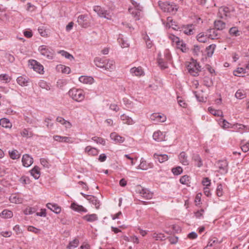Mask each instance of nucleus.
I'll return each mask as SVG.
<instances>
[{
	"label": "nucleus",
	"mask_w": 249,
	"mask_h": 249,
	"mask_svg": "<svg viewBox=\"0 0 249 249\" xmlns=\"http://www.w3.org/2000/svg\"><path fill=\"white\" fill-rule=\"evenodd\" d=\"M38 85L39 86L42 88V89H46V90H49L50 89V87L49 85H47V83L43 80L42 81H40L39 83H38Z\"/></svg>",
	"instance_id": "864d4df0"
},
{
	"label": "nucleus",
	"mask_w": 249,
	"mask_h": 249,
	"mask_svg": "<svg viewBox=\"0 0 249 249\" xmlns=\"http://www.w3.org/2000/svg\"><path fill=\"white\" fill-rule=\"evenodd\" d=\"M87 199L88 200L89 202L93 204L96 209H98L100 207V201L97 198L93 196H87Z\"/></svg>",
	"instance_id": "412c9836"
},
{
	"label": "nucleus",
	"mask_w": 249,
	"mask_h": 249,
	"mask_svg": "<svg viewBox=\"0 0 249 249\" xmlns=\"http://www.w3.org/2000/svg\"><path fill=\"white\" fill-rule=\"evenodd\" d=\"M203 185L209 187L211 185V180L208 178H204L202 181Z\"/></svg>",
	"instance_id": "e2e57ef3"
},
{
	"label": "nucleus",
	"mask_w": 249,
	"mask_h": 249,
	"mask_svg": "<svg viewBox=\"0 0 249 249\" xmlns=\"http://www.w3.org/2000/svg\"><path fill=\"white\" fill-rule=\"evenodd\" d=\"M85 152L90 156H96L99 153L97 149L90 146H87L85 149Z\"/></svg>",
	"instance_id": "f3484780"
},
{
	"label": "nucleus",
	"mask_w": 249,
	"mask_h": 249,
	"mask_svg": "<svg viewBox=\"0 0 249 249\" xmlns=\"http://www.w3.org/2000/svg\"><path fill=\"white\" fill-rule=\"evenodd\" d=\"M38 50L42 55H44L49 59H52L53 57L54 52L53 50L48 48L45 45L40 46Z\"/></svg>",
	"instance_id": "7ed1b4c3"
},
{
	"label": "nucleus",
	"mask_w": 249,
	"mask_h": 249,
	"mask_svg": "<svg viewBox=\"0 0 249 249\" xmlns=\"http://www.w3.org/2000/svg\"><path fill=\"white\" fill-rule=\"evenodd\" d=\"M53 139L55 141L59 142L66 143H72L73 142L71 138L68 137H62L59 135H55L53 136Z\"/></svg>",
	"instance_id": "4468645a"
},
{
	"label": "nucleus",
	"mask_w": 249,
	"mask_h": 249,
	"mask_svg": "<svg viewBox=\"0 0 249 249\" xmlns=\"http://www.w3.org/2000/svg\"><path fill=\"white\" fill-rule=\"evenodd\" d=\"M58 68L59 69H60L62 72L64 73L69 74L71 71V69L69 67L63 65H60Z\"/></svg>",
	"instance_id": "6e6d98bb"
},
{
	"label": "nucleus",
	"mask_w": 249,
	"mask_h": 249,
	"mask_svg": "<svg viewBox=\"0 0 249 249\" xmlns=\"http://www.w3.org/2000/svg\"><path fill=\"white\" fill-rule=\"evenodd\" d=\"M203 92V91L202 90H201L200 91H194L197 100L199 102H206V97L202 94Z\"/></svg>",
	"instance_id": "a878e982"
},
{
	"label": "nucleus",
	"mask_w": 249,
	"mask_h": 249,
	"mask_svg": "<svg viewBox=\"0 0 249 249\" xmlns=\"http://www.w3.org/2000/svg\"><path fill=\"white\" fill-rule=\"evenodd\" d=\"M130 72L136 76H141L143 73V71L141 67L132 68L130 70Z\"/></svg>",
	"instance_id": "473e14b6"
},
{
	"label": "nucleus",
	"mask_w": 249,
	"mask_h": 249,
	"mask_svg": "<svg viewBox=\"0 0 249 249\" xmlns=\"http://www.w3.org/2000/svg\"><path fill=\"white\" fill-rule=\"evenodd\" d=\"M46 206L48 209H50L55 213H59L61 212V208L55 204L49 203Z\"/></svg>",
	"instance_id": "aec40b11"
},
{
	"label": "nucleus",
	"mask_w": 249,
	"mask_h": 249,
	"mask_svg": "<svg viewBox=\"0 0 249 249\" xmlns=\"http://www.w3.org/2000/svg\"><path fill=\"white\" fill-rule=\"evenodd\" d=\"M9 154L10 158L12 159H18L20 157V155L18 154V151L16 150L9 151Z\"/></svg>",
	"instance_id": "a18cd8bd"
},
{
	"label": "nucleus",
	"mask_w": 249,
	"mask_h": 249,
	"mask_svg": "<svg viewBox=\"0 0 249 249\" xmlns=\"http://www.w3.org/2000/svg\"><path fill=\"white\" fill-rule=\"evenodd\" d=\"M203 83L205 86L210 87L213 85V82L211 78L206 76L204 78Z\"/></svg>",
	"instance_id": "c03bdc74"
},
{
	"label": "nucleus",
	"mask_w": 249,
	"mask_h": 249,
	"mask_svg": "<svg viewBox=\"0 0 249 249\" xmlns=\"http://www.w3.org/2000/svg\"><path fill=\"white\" fill-rule=\"evenodd\" d=\"M93 10L100 17L105 18L108 19H110L111 18L110 12L105 10L99 6H94Z\"/></svg>",
	"instance_id": "20e7f679"
},
{
	"label": "nucleus",
	"mask_w": 249,
	"mask_h": 249,
	"mask_svg": "<svg viewBox=\"0 0 249 249\" xmlns=\"http://www.w3.org/2000/svg\"><path fill=\"white\" fill-rule=\"evenodd\" d=\"M216 195L218 196H221L223 195V188L221 184H218L216 189Z\"/></svg>",
	"instance_id": "bf43d9fd"
},
{
	"label": "nucleus",
	"mask_w": 249,
	"mask_h": 249,
	"mask_svg": "<svg viewBox=\"0 0 249 249\" xmlns=\"http://www.w3.org/2000/svg\"><path fill=\"white\" fill-rule=\"evenodd\" d=\"M231 128H232L233 131L240 132L241 133H243L244 132L246 131L248 129H249V127L248 126L240 124H232Z\"/></svg>",
	"instance_id": "9d476101"
},
{
	"label": "nucleus",
	"mask_w": 249,
	"mask_h": 249,
	"mask_svg": "<svg viewBox=\"0 0 249 249\" xmlns=\"http://www.w3.org/2000/svg\"><path fill=\"white\" fill-rule=\"evenodd\" d=\"M209 38V36L207 35H205L203 33H201L199 34L197 36V40L202 43H205L207 42L208 39Z\"/></svg>",
	"instance_id": "e433bc0d"
},
{
	"label": "nucleus",
	"mask_w": 249,
	"mask_h": 249,
	"mask_svg": "<svg viewBox=\"0 0 249 249\" xmlns=\"http://www.w3.org/2000/svg\"><path fill=\"white\" fill-rule=\"evenodd\" d=\"M174 42H176L177 43V45L178 47L183 52H186L187 48L186 47V44H184L182 41L179 40V38L178 37H174V38L173 39Z\"/></svg>",
	"instance_id": "2eb2a0df"
},
{
	"label": "nucleus",
	"mask_w": 249,
	"mask_h": 249,
	"mask_svg": "<svg viewBox=\"0 0 249 249\" xmlns=\"http://www.w3.org/2000/svg\"><path fill=\"white\" fill-rule=\"evenodd\" d=\"M59 53H60L62 56L65 57L66 58H68L71 60L74 59L73 56L66 51L64 50L60 51Z\"/></svg>",
	"instance_id": "de8ad7c7"
},
{
	"label": "nucleus",
	"mask_w": 249,
	"mask_h": 249,
	"mask_svg": "<svg viewBox=\"0 0 249 249\" xmlns=\"http://www.w3.org/2000/svg\"><path fill=\"white\" fill-rule=\"evenodd\" d=\"M21 135L25 137H31L33 135V133L30 131V129L24 128L21 132Z\"/></svg>",
	"instance_id": "a19ab883"
},
{
	"label": "nucleus",
	"mask_w": 249,
	"mask_h": 249,
	"mask_svg": "<svg viewBox=\"0 0 249 249\" xmlns=\"http://www.w3.org/2000/svg\"><path fill=\"white\" fill-rule=\"evenodd\" d=\"M71 207L72 210L78 212L86 213L87 212V210L86 208L75 202L71 203Z\"/></svg>",
	"instance_id": "a211bd4d"
},
{
	"label": "nucleus",
	"mask_w": 249,
	"mask_h": 249,
	"mask_svg": "<svg viewBox=\"0 0 249 249\" xmlns=\"http://www.w3.org/2000/svg\"><path fill=\"white\" fill-rule=\"evenodd\" d=\"M245 70L242 68H238L233 71V74L236 76H241L240 74L245 73Z\"/></svg>",
	"instance_id": "4d7b16f0"
},
{
	"label": "nucleus",
	"mask_w": 249,
	"mask_h": 249,
	"mask_svg": "<svg viewBox=\"0 0 249 249\" xmlns=\"http://www.w3.org/2000/svg\"><path fill=\"white\" fill-rule=\"evenodd\" d=\"M235 96L237 99H242L246 97V93L242 89H238L235 93Z\"/></svg>",
	"instance_id": "79ce46f5"
},
{
	"label": "nucleus",
	"mask_w": 249,
	"mask_h": 249,
	"mask_svg": "<svg viewBox=\"0 0 249 249\" xmlns=\"http://www.w3.org/2000/svg\"><path fill=\"white\" fill-rule=\"evenodd\" d=\"M221 125L223 128H231L232 124H230L226 120H223Z\"/></svg>",
	"instance_id": "0e129e2a"
},
{
	"label": "nucleus",
	"mask_w": 249,
	"mask_h": 249,
	"mask_svg": "<svg viewBox=\"0 0 249 249\" xmlns=\"http://www.w3.org/2000/svg\"><path fill=\"white\" fill-rule=\"evenodd\" d=\"M69 95L77 102H81L85 98L83 91L80 89H70L69 91Z\"/></svg>",
	"instance_id": "f257e3e1"
},
{
	"label": "nucleus",
	"mask_w": 249,
	"mask_h": 249,
	"mask_svg": "<svg viewBox=\"0 0 249 249\" xmlns=\"http://www.w3.org/2000/svg\"><path fill=\"white\" fill-rule=\"evenodd\" d=\"M178 158L180 162L184 165L189 164V161L187 159V156L185 152H182L180 153Z\"/></svg>",
	"instance_id": "4be33fe9"
},
{
	"label": "nucleus",
	"mask_w": 249,
	"mask_h": 249,
	"mask_svg": "<svg viewBox=\"0 0 249 249\" xmlns=\"http://www.w3.org/2000/svg\"><path fill=\"white\" fill-rule=\"evenodd\" d=\"M209 38L212 39H214L218 38V35L215 29H210L207 31Z\"/></svg>",
	"instance_id": "7c9ffc66"
},
{
	"label": "nucleus",
	"mask_w": 249,
	"mask_h": 249,
	"mask_svg": "<svg viewBox=\"0 0 249 249\" xmlns=\"http://www.w3.org/2000/svg\"><path fill=\"white\" fill-rule=\"evenodd\" d=\"M192 160L195 161L196 163V165L200 167L203 165V162L200 156L197 154H194L192 156Z\"/></svg>",
	"instance_id": "c85d7f7f"
},
{
	"label": "nucleus",
	"mask_w": 249,
	"mask_h": 249,
	"mask_svg": "<svg viewBox=\"0 0 249 249\" xmlns=\"http://www.w3.org/2000/svg\"><path fill=\"white\" fill-rule=\"evenodd\" d=\"M153 237L155 238L156 240H163L164 238V236L163 234L159 233H154L153 235Z\"/></svg>",
	"instance_id": "69168bd1"
},
{
	"label": "nucleus",
	"mask_w": 249,
	"mask_h": 249,
	"mask_svg": "<svg viewBox=\"0 0 249 249\" xmlns=\"http://www.w3.org/2000/svg\"><path fill=\"white\" fill-rule=\"evenodd\" d=\"M129 11L135 17H138L136 19H139V17L140 16L141 12L142 10H138L135 9L129 8Z\"/></svg>",
	"instance_id": "09e8293b"
},
{
	"label": "nucleus",
	"mask_w": 249,
	"mask_h": 249,
	"mask_svg": "<svg viewBox=\"0 0 249 249\" xmlns=\"http://www.w3.org/2000/svg\"><path fill=\"white\" fill-rule=\"evenodd\" d=\"M31 175L35 178L38 179L40 175V168L37 166H35L30 170Z\"/></svg>",
	"instance_id": "393cba45"
},
{
	"label": "nucleus",
	"mask_w": 249,
	"mask_h": 249,
	"mask_svg": "<svg viewBox=\"0 0 249 249\" xmlns=\"http://www.w3.org/2000/svg\"><path fill=\"white\" fill-rule=\"evenodd\" d=\"M115 62L112 60L105 59L104 64V68L106 70L111 71L115 68Z\"/></svg>",
	"instance_id": "f8f14e48"
},
{
	"label": "nucleus",
	"mask_w": 249,
	"mask_h": 249,
	"mask_svg": "<svg viewBox=\"0 0 249 249\" xmlns=\"http://www.w3.org/2000/svg\"><path fill=\"white\" fill-rule=\"evenodd\" d=\"M110 137L112 140L119 143L123 142L124 140V137L118 135L115 132L111 133L110 135Z\"/></svg>",
	"instance_id": "b1692460"
},
{
	"label": "nucleus",
	"mask_w": 249,
	"mask_h": 249,
	"mask_svg": "<svg viewBox=\"0 0 249 249\" xmlns=\"http://www.w3.org/2000/svg\"><path fill=\"white\" fill-rule=\"evenodd\" d=\"M167 6L168 7L167 8L168 11L169 12H176L178 10L176 6L175 5L171 4L170 5L169 3H168Z\"/></svg>",
	"instance_id": "774afa93"
},
{
	"label": "nucleus",
	"mask_w": 249,
	"mask_h": 249,
	"mask_svg": "<svg viewBox=\"0 0 249 249\" xmlns=\"http://www.w3.org/2000/svg\"><path fill=\"white\" fill-rule=\"evenodd\" d=\"M241 145V148L244 152H247L249 150V142L244 143L242 142Z\"/></svg>",
	"instance_id": "13d9d810"
},
{
	"label": "nucleus",
	"mask_w": 249,
	"mask_h": 249,
	"mask_svg": "<svg viewBox=\"0 0 249 249\" xmlns=\"http://www.w3.org/2000/svg\"><path fill=\"white\" fill-rule=\"evenodd\" d=\"M22 164L24 167H28L33 163V159L28 154L23 155L22 158Z\"/></svg>",
	"instance_id": "1a4fd4ad"
},
{
	"label": "nucleus",
	"mask_w": 249,
	"mask_h": 249,
	"mask_svg": "<svg viewBox=\"0 0 249 249\" xmlns=\"http://www.w3.org/2000/svg\"><path fill=\"white\" fill-rule=\"evenodd\" d=\"M79 244V240L78 239L75 238L72 241L70 242L69 245L67 246V249H72L75 248L78 246Z\"/></svg>",
	"instance_id": "58836bf2"
},
{
	"label": "nucleus",
	"mask_w": 249,
	"mask_h": 249,
	"mask_svg": "<svg viewBox=\"0 0 249 249\" xmlns=\"http://www.w3.org/2000/svg\"><path fill=\"white\" fill-rule=\"evenodd\" d=\"M83 219L90 222H92L98 220V217L96 214H87L83 217Z\"/></svg>",
	"instance_id": "2f4dec72"
},
{
	"label": "nucleus",
	"mask_w": 249,
	"mask_h": 249,
	"mask_svg": "<svg viewBox=\"0 0 249 249\" xmlns=\"http://www.w3.org/2000/svg\"><path fill=\"white\" fill-rule=\"evenodd\" d=\"M219 15L221 18L230 17V10L228 7L223 6L219 9Z\"/></svg>",
	"instance_id": "9b49d317"
},
{
	"label": "nucleus",
	"mask_w": 249,
	"mask_h": 249,
	"mask_svg": "<svg viewBox=\"0 0 249 249\" xmlns=\"http://www.w3.org/2000/svg\"><path fill=\"white\" fill-rule=\"evenodd\" d=\"M137 192L141 196L146 199H151L153 197V193L147 189L142 188L141 186L137 188Z\"/></svg>",
	"instance_id": "39448f33"
},
{
	"label": "nucleus",
	"mask_w": 249,
	"mask_h": 249,
	"mask_svg": "<svg viewBox=\"0 0 249 249\" xmlns=\"http://www.w3.org/2000/svg\"><path fill=\"white\" fill-rule=\"evenodd\" d=\"M150 119L156 123H162L166 121V117L163 114L155 113L151 115Z\"/></svg>",
	"instance_id": "423d86ee"
},
{
	"label": "nucleus",
	"mask_w": 249,
	"mask_h": 249,
	"mask_svg": "<svg viewBox=\"0 0 249 249\" xmlns=\"http://www.w3.org/2000/svg\"><path fill=\"white\" fill-rule=\"evenodd\" d=\"M78 24L84 28H86L89 25L88 20V16L87 15H81L78 16L77 18Z\"/></svg>",
	"instance_id": "0eeeda50"
},
{
	"label": "nucleus",
	"mask_w": 249,
	"mask_h": 249,
	"mask_svg": "<svg viewBox=\"0 0 249 249\" xmlns=\"http://www.w3.org/2000/svg\"><path fill=\"white\" fill-rule=\"evenodd\" d=\"M29 62L30 64L31 68L34 71L40 73L43 71V67L35 60H30Z\"/></svg>",
	"instance_id": "6e6552de"
},
{
	"label": "nucleus",
	"mask_w": 249,
	"mask_h": 249,
	"mask_svg": "<svg viewBox=\"0 0 249 249\" xmlns=\"http://www.w3.org/2000/svg\"><path fill=\"white\" fill-rule=\"evenodd\" d=\"M0 124L5 128H11L12 124L9 120L6 118H2L0 120Z\"/></svg>",
	"instance_id": "f704fd0d"
},
{
	"label": "nucleus",
	"mask_w": 249,
	"mask_h": 249,
	"mask_svg": "<svg viewBox=\"0 0 249 249\" xmlns=\"http://www.w3.org/2000/svg\"><path fill=\"white\" fill-rule=\"evenodd\" d=\"M40 163L41 165L45 168H49L50 165L47 159L44 158H41L40 160Z\"/></svg>",
	"instance_id": "680f3d73"
},
{
	"label": "nucleus",
	"mask_w": 249,
	"mask_h": 249,
	"mask_svg": "<svg viewBox=\"0 0 249 249\" xmlns=\"http://www.w3.org/2000/svg\"><path fill=\"white\" fill-rule=\"evenodd\" d=\"M9 200L11 203H22V199L18 195L13 194L10 196Z\"/></svg>",
	"instance_id": "c756f323"
},
{
	"label": "nucleus",
	"mask_w": 249,
	"mask_h": 249,
	"mask_svg": "<svg viewBox=\"0 0 249 249\" xmlns=\"http://www.w3.org/2000/svg\"><path fill=\"white\" fill-rule=\"evenodd\" d=\"M118 41L120 43L122 48H126L129 46V43L127 42L126 40H124V38H123V36L122 35H120L119 37L118 38Z\"/></svg>",
	"instance_id": "4c0bfd02"
},
{
	"label": "nucleus",
	"mask_w": 249,
	"mask_h": 249,
	"mask_svg": "<svg viewBox=\"0 0 249 249\" xmlns=\"http://www.w3.org/2000/svg\"><path fill=\"white\" fill-rule=\"evenodd\" d=\"M0 215L4 218H10L13 216V213L11 211L5 209L1 213Z\"/></svg>",
	"instance_id": "72a5a7b5"
},
{
	"label": "nucleus",
	"mask_w": 249,
	"mask_h": 249,
	"mask_svg": "<svg viewBox=\"0 0 249 249\" xmlns=\"http://www.w3.org/2000/svg\"><path fill=\"white\" fill-rule=\"evenodd\" d=\"M214 26L217 30H222L226 28V23L220 20H215L214 22Z\"/></svg>",
	"instance_id": "6ab92c4d"
},
{
	"label": "nucleus",
	"mask_w": 249,
	"mask_h": 249,
	"mask_svg": "<svg viewBox=\"0 0 249 249\" xmlns=\"http://www.w3.org/2000/svg\"><path fill=\"white\" fill-rule=\"evenodd\" d=\"M79 80L84 84H91L93 82L94 79L91 76H81L79 78Z\"/></svg>",
	"instance_id": "5701e85b"
},
{
	"label": "nucleus",
	"mask_w": 249,
	"mask_h": 249,
	"mask_svg": "<svg viewBox=\"0 0 249 249\" xmlns=\"http://www.w3.org/2000/svg\"><path fill=\"white\" fill-rule=\"evenodd\" d=\"M189 72L194 76H196L198 75V72L200 71V67L198 63L196 61H193L190 63L187 67Z\"/></svg>",
	"instance_id": "f03ea898"
},
{
	"label": "nucleus",
	"mask_w": 249,
	"mask_h": 249,
	"mask_svg": "<svg viewBox=\"0 0 249 249\" xmlns=\"http://www.w3.org/2000/svg\"><path fill=\"white\" fill-rule=\"evenodd\" d=\"M10 81V78L7 74L0 75V82L3 83H6Z\"/></svg>",
	"instance_id": "8fccbe9b"
},
{
	"label": "nucleus",
	"mask_w": 249,
	"mask_h": 249,
	"mask_svg": "<svg viewBox=\"0 0 249 249\" xmlns=\"http://www.w3.org/2000/svg\"><path fill=\"white\" fill-rule=\"evenodd\" d=\"M153 138L156 141L162 142L164 140L165 134H163L160 131L158 130L154 133Z\"/></svg>",
	"instance_id": "ddd939ff"
},
{
	"label": "nucleus",
	"mask_w": 249,
	"mask_h": 249,
	"mask_svg": "<svg viewBox=\"0 0 249 249\" xmlns=\"http://www.w3.org/2000/svg\"><path fill=\"white\" fill-rule=\"evenodd\" d=\"M190 177L187 175H184L181 177L179 181L182 184H187L189 181Z\"/></svg>",
	"instance_id": "5fc2aeb1"
},
{
	"label": "nucleus",
	"mask_w": 249,
	"mask_h": 249,
	"mask_svg": "<svg viewBox=\"0 0 249 249\" xmlns=\"http://www.w3.org/2000/svg\"><path fill=\"white\" fill-rule=\"evenodd\" d=\"M28 231L31 232H34L36 234H39L40 233V230L37 229L33 226H30L28 227Z\"/></svg>",
	"instance_id": "052dcab7"
},
{
	"label": "nucleus",
	"mask_w": 249,
	"mask_h": 249,
	"mask_svg": "<svg viewBox=\"0 0 249 249\" xmlns=\"http://www.w3.org/2000/svg\"><path fill=\"white\" fill-rule=\"evenodd\" d=\"M29 79L23 76H19L17 79V83L21 86H27L29 83Z\"/></svg>",
	"instance_id": "bb28decb"
},
{
	"label": "nucleus",
	"mask_w": 249,
	"mask_h": 249,
	"mask_svg": "<svg viewBox=\"0 0 249 249\" xmlns=\"http://www.w3.org/2000/svg\"><path fill=\"white\" fill-rule=\"evenodd\" d=\"M183 32L187 35H191L194 34V28L192 24L188 25L187 27L184 28Z\"/></svg>",
	"instance_id": "ea45409f"
},
{
	"label": "nucleus",
	"mask_w": 249,
	"mask_h": 249,
	"mask_svg": "<svg viewBox=\"0 0 249 249\" xmlns=\"http://www.w3.org/2000/svg\"><path fill=\"white\" fill-rule=\"evenodd\" d=\"M172 171L175 175H178L182 173L183 170L181 167L178 166L177 167L173 168L172 169Z\"/></svg>",
	"instance_id": "3c124183"
},
{
	"label": "nucleus",
	"mask_w": 249,
	"mask_h": 249,
	"mask_svg": "<svg viewBox=\"0 0 249 249\" xmlns=\"http://www.w3.org/2000/svg\"><path fill=\"white\" fill-rule=\"evenodd\" d=\"M144 39L145 40V43L146 46L148 48L150 49L152 47L153 44L152 41L150 40V38L148 36H146L144 37Z\"/></svg>",
	"instance_id": "338daca9"
},
{
	"label": "nucleus",
	"mask_w": 249,
	"mask_h": 249,
	"mask_svg": "<svg viewBox=\"0 0 249 249\" xmlns=\"http://www.w3.org/2000/svg\"><path fill=\"white\" fill-rule=\"evenodd\" d=\"M91 140L96 142L97 143H99L105 145L106 144L105 140L101 137H93L91 138Z\"/></svg>",
	"instance_id": "49530a36"
},
{
	"label": "nucleus",
	"mask_w": 249,
	"mask_h": 249,
	"mask_svg": "<svg viewBox=\"0 0 249 249\" xmlns=\"http://www.w3.org/2000/svg\"><path fill=\"white\" fill-rule=\"evenodd\" d=\"M153 157L160 163H162L168 159V156L166 154H158L155 153L154 154Z\"/></svg>",
	"instance_id": "dca6fc26"
},
{
	"label": "nucleus",
	"mask_w": 249,
	"mask_h": 249,
	"mask_svg": "<svg viewBox=\"0 0 249 249\" xmlns=\"http://www.w3.org/2000/svg\"><path fill=\"white\" fill-rule=\"evenodd\" d=\"M215 47H216L215 45L212 44V45H210V46H209L206 48L207 51V55L209 57H211L212 56Z\"/></svg>",
	"instance_id": "37998d69"
},
{
	"label": "nucleus",
	"mask_w": 249,
	"mask_h": 249,
	"mask_svg": "<svg viewBox=\"0 0 249 249\" xmlns=\"http://www.w3.org/2000/svg\"><path fill=\"white\" fill-rule=\"evenodd\" d=\"M105 60L104 58L96 57L94 60V62L97 67L103 69Z\"/></svg>",
	"instance_id": "c9c22d12"
},
{
	"label": "nucleus",
	"mask_w": 249,
	"mask_h": 249,
	"mask_svg": "<svg viewBox=\"0 0 249 249\" xmlns=\"http://www.w3.org/2000/svg\"><path fill=\"white\" fill-rule=\"evenodd\" d=\"M121 120L123 122L124 124H132L134 123V122L132 119L129 117L128 116L124 114L120 117Z\"/></svg>",
	"instance_id": "cd10ccee"
},
{
	"label": "nucleus",
	"mask_w": 249,
	"mask_h": 249,
	"mask_svg": "<svg viewBox=\"0 0 249 249\" xmlns=\"http://www.w3.org/2000/svg\"><path fill=\"white\" fill-rule=\"evenodd\" d=\"M239 31L237 29V28L235 27H232L230 28L229 30V33L230 35L234 36H238L239 35Z\"/></svg>",
	"instance_id": "603ef678"
}]
</instances>
